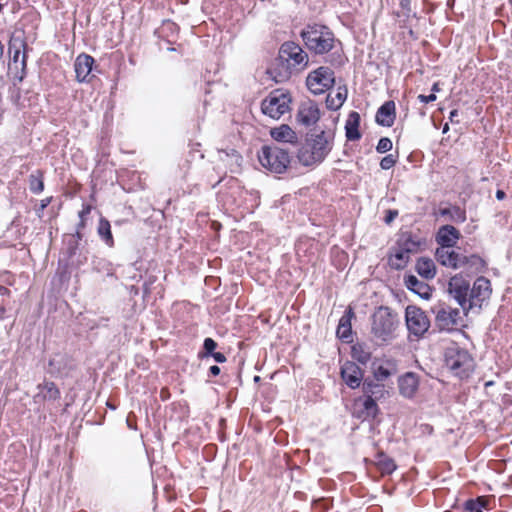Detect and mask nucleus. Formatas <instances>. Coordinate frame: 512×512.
<instances>
[{"instance_id": "obj_19", "label": "nucleus", "mask_w": 512, "mask_h": 512, "mask_svg": "<svg viewBox=\"0 0 512 512\" xmlns=\"http://www.w3.org/2000/svg\"><path fill=\"white\" fill-rule=\"evenodd\" d=\"M460 237L459 231L451 225L442 226L436 236L439 248H453Z\"/></svg>"}, {"instance_id": "obj_50", "label": "nucleus", "mask_w": 512, "mask_h": 512, "mask_svg": "<svg viewBox=\"0 0 512 512\" xmlns=\"http://www.w3.org/2000/svg\"><path fill=\"white\" fill-rule=\"evenodd\" d=\"M458 117V110L454 109L450 112V116H449V119L451 122H458V120L456 119Z\"/></svg>"}, {"instance_id": "obj_29", "label": "nucleus", "mask_w": 512, "mask_h": 512, "mask_svg": "<svg viewBox=\"0 0 512 512\" xmlns=\"http://www.w3.org/2000/svg\"><path fill=\"white\" fill-rule=\"evenodd\" d=\"M351 353L352 358L363 365H366L371 360V352L363 344H355L352 347Z\"/></svg>"}, {"instance_id": "obj_46", "label": "nucleus", "mask_w": 512, "mask_h": 512, "mask_svg": "<svg viewBox=\"0 0 512 512\" xmlns=\"http://www.w3.org/2000/svg\"><path fill=\"white\" fill-rule=\"evenodd\" d=\"M211 356L218 363H223V362L226 361L225 355L223 353H221V352H214Z\"/></svg>"}, {"instance_id": "obj_39", "label": "nucleus", "mask_w": 512, "mask_h": 512, "mask_svg": "<svg viewBox=\"0 0 512 512\" xmlns=\"http://www.w3.org/2000/svg\"><path fill=\"white\" fill-rule=\"evenodd\" d=\"M392 141L387 137H382L376 146L378 153H386L392 149Z\"/></svg>"}, {"instance_id": "obj_1", "label": "nucleus", "mask_w": 512, "mask_h": 512, "mask_svg": "<svg viewBox=\"0 0 512 512\" xmlns=\"http://www.w3.org/2000/svg\"><path fill=\"white\" fill-rule=\"evenodd\" d=\"M278 67H271L268 73L277 83L287 81L293 70H300L307 66L308 55L295 42L288 41L281 45L277 58Z\"/></svg>"}, {"instance_id": "obj_13", "label": "nucleus", "mask_w": 512, "mask_h": 512, "mask_svg": "<svg viewBox=\"0 0 512 512\" xmlns=\"http://www.w3.org/2000/svg\"><path fill=\"white\" fill-rule=\"evenodd\" d=\"M448 290L450 295L457 301L459 306L463 309L464 313L467 314L469 311V283L462 277L454 276L448 283Z\"/></svg>"}, {"instance_id": "obj_6", "label": "nucleus", "mask_w": 512, "mask_h": 512, "mask_svg": "<svg viewBox=\"0 0 512 512\" xmlns=\"http://www.w3.org/2000/svg\"><path fill=\"white\" fill-rule=\"evenodd\" d=\"M261 165L270 172L281 174L286 171L290 156L287 151L277 146L263 147L259 155Z\"/></svg>"}, {"instance_id": "obj_11", "label": "nucleus", "mask_w": 512, "mask_h": 512, "mask_svg": "<svg viewBox=\"0 0 512 512\" xmlns=\"http://www.w3.org/2000/svg\"><path fill=\"white\" fill-rule=\"evenodd\" d=\"M363 390L367 397L357 402V405L362 406L359 417L363 419L375 418L378 413V406L372 396L383 392V386L372 382H364Z\"/></svg>"}, {"instance_id": "obj_27", "label": "nucleus", "mask_w": 512, "mask_h": 512, "mask_svg": "<svg viewBox=\"0 0 512 512\" xmlns=\"http://www.w3.org/2000/svg\"><path fill=\"white\" fill-rule=\"evenodd\" d=\"M416 271L421 277L425 279H432L436 275L435 264L430 258L422 257L418 259L416 263Z\"/></svg>"}, {"instance_id": "obj_44", "label": "nucleus", "mask_w": 512, "mask_h": 512, "mask_svg": "<svg viewBox=\"0 0 512 512\" xmlns=\"http://www.w3.org/2000/svg\"><path fill=\"white\" fill-rule=\"evenodd\" d=\"M398 215V211L396 210H388L387 215L385 216V222L390 224Z\"/></svg>"}, {"instance_id": "obj_2", "label": "nucleus", "mask_w": 512, "mask_h": 512, "mask_svg": "<svg viewBox=\"0 0 512 512\" xmlns=\"http://www.w3.org/2000/svg\"><path fill=\"white\" fill-rule=\"evenodd\" d=\"M400 320L398 314L387 306L375 309L370 317V334L378 345L391 342L396 337Z\"/></svg>"}, {"instance_id": "obj_47", "label": "nucleus", "mask_w": 512, "mask_h": 512, "mask_svg": "<svg viewBox=\"0 0 512 512\" xmlns=\"http://www.w3.org/2000/svg\"><path fill=\"white\" fill-rule=\"evenodd\" d=\"M91 211V207L89 205L84 206L83 209L79 212V217L81 220L84 219L86 215H88Z\"/></svg>"}, {"instance_id": "obj_23", "label": "nucleus", "mask_w": 512, "mask_h": 512, "mask_svg": "<svg viewBox=\"0 0 512 512\" xmlns=\"http://www.w3.org/2000/svg\"><path fill=\"white\" fill-rule=\"evenodd\" d=\"M354 316L353 310L349 308L345 311L344 315L340 318L339 324L337 327V336L346 341L350 342L352 340V326L351 319Z\"/></svg>"}, {"instance_id": "obj_42", "label": "nucleus", "mask_w": 512, "mask_h": 512, "mask_svg": "<svg viewBox=\"0 0 512 512\" xmlns=\"http://www.w3.org/2000/svg\"><path fill=\"white\" fill-rule=\"evenodd\" d=\"M52 197L44 198L40 201L39 207L36 209L38 217H42L44 209L51 203Z\"/></svg>"}, {"instance_id": "obj_40", "label": "nucleus", "mask_w": 512, "mask_h": 512, "mask_svg": "<svg viewBox=\"0 0 512 512\" xmlns=\"http://www.w3.org/2000/svg\"><path fill=\"white\" fill-rule=\"evenodd\" d=\"M217 347V343L212 338H206L203 343L204 353L202 355L203 357L211 356L215 351Z\"/></svg>"}, {"instance_id": "obj_38", "label": "nucleus", "mask_w": 512, "mask_h": 512, "mask_svg": "<svg viewBox=\"0 0 512 512\" xmlns=\"http://www.w3.org/2000/svg\"><path fill=\"white\" fill-rule=\"evenodd\" d=\"M397 244L398 247L404 249L409 255L418 249V242L414 241L410 236H402Z\"/></svg>"}, {"instance_id": "obj_37", "label": "nucleus", "mask_w": 512, "mask_h": 512, "mask_svg": "<svg viewBox=\"0 0 512 512\" xmlns=\"http://www.w3.org/2000/svg\"><path fill=\"white\" fill-rule=\"evenodd\" d=\"M486 506V500L483 497L476 499H470L465 502L464 508L467 512H483V508Z\"/></svg>"}, {"instance_id": "obj_17", "label": "nucleus", "mask_w": 512, "mask_h": 512, "mask_svg": "<svg viewBox=\"0 0 512 512\" xmlns=\"http://www.w3.org/2000/svg\"><path fill=\"white\" fill-rule=\"evenodd\" d=\"M400 394L408 399L413 398L419 388V377L413 372H407L398 379Z\"/></svg>"}, {"instance_id": "obj_15", "label": "nucleus", "mask_w": 512, "mask_h": 512, "mask_svg": "<svg viewBox=\"0 0 512 512\" xmlns=\"http://www.w3.org/2000/svg\"><path fill=\"white\" fill-rule=\"evenodd\" d=\"M320 118L318 105L311 100L304 101L300 104L297 112V122L309 127L314 125Z\"/></svg>"}, {"instance_id": "obj_25", "label": "nucleus", "mask_w": 512, "mask_h": 512, "mask_svg": "<svg viewBox=\"0 0 512 512\" xmlns=\"http://www.w3.org/2000/svg\"><path fill=\"white\" fill-rule=\"evenodd\" d=\"M271 137L277 142L295 143L297 142L296 133L285 124L280 125L271 129Z\"/></svg>"}, {"instance_id": "obj_35", "label": "nucleus", "mask_w": 512, "mask_h": 512, "mask_svg": "<svg viewBox=\"0 0 512 512\" xmlns=\"http://www.w3.org/2000/svg\"><path fill=\"white\" fill-rule=\"evenodd\" d=\"M410 255L400 247L397 248L394 255L390 258V264L396 269L403 268L409 261Z\"/></svg>"}, {"instance_id": "obj_49", "label": "nucleus", "mask_w": 512, "mask_h": 512, "mask_svg": "<svg viewBox=\"0 0 512 512\" xmlns=\"http://www.w3.org/2000/svg\"><path fill=\"white\" fill-rule=\"evenodd\" d=\"M209 372L213 376H217L220 373V368L217 365H213L209 368Z\"/></svg>"}, {"instance_id": "obj_10", "label": "nucleus", "mask_w": 512, "mask_h": 512, "mask_svg": "<svg viewBox=\"0 0 512 512\" xmlns=\"http://www.w3.org/2000/svg\"><path fill=\"white\" fill-rule=\"evenodd\" d=\"M405 320L408 331L416 337H421L430 327V321L423 310L409 305L405 310Z\"/></svg>"}, {"instance_id": "obj_30", "label": "nucleus", "mask_w": 512, "mask_h": 512, "mask_svg": "<svg viewBox=\"0 0 512 512\" xmlns=\"http://www.w3.org/2000/svg\"><path fill=\"white\" fill-rule=\"evenodd\" d=\"M28 182L32 193L39 194L44 190L43 173L40 170L31 173Z\"/></svg>"}, {"instance_id": "obj_9", "label": "nucleus", "mask_w": 512, "mask_h": 512, "mask_svg": "<svg viewBox=\"0 0 512 512\" xmlns=\"http://www.w3.org/2000/svg\"><path fill=\"white\" fill-rule=\"evenodd\" d=\"M334 82V72L329 67L317 68L310 72L306 79L308 89L315 95L322 94L329 90Z\"/></svg>"}, {"instance_id": "obj_21", "label": "nucleus", "mask_w": 512, "mask_h": 512, "mask_svg": "<svg viewBox=\"0 0 512 512\" xmlns=\"http://www.w3.org/2000/svg\"><path fill=\"white\" fill-rule=\"evenodd\" d=\"M395 119V103L393 101L385 102L376 113V122L382 126L390 127Z\"/></svg>"}, {"instance_id": "obj_20", "label": "nucleus", "mask_w": 512, "mask_h": 512, "mask_svg": "<svg viewBox=\"0 0 512 512\" xmlns=\"http://www.w3.org/2000/svg\"><path fill=\"white\" fill-rule=\"evenodd\" d=\"M404 283L408 290L419 295L421 298L429 299L431 297V287L427 283L419 280L415 275L405 276Z\"/></svg>"}, {"instance_id": "obj_51", "label": "nucleus", "mask_w": 512, "mask_h": 512, "mask_svg": "<svg viewBox=\"0 0 512 512\" xmlns=\"http://www.w3.org/2000/svg\"><path fill=\"white\" fill-rule=\"evenodd\" d=\"M496 198L498 200H503L505 198V192L502 190H497L496 192Z\"/></svg>"}, {"instance_id": "obj_53", "label": "nucleus", "mask_w": 512, "mask_h": 512, "mask_svg": "<svg viewBox=\"0 0 512 512\" xmlns=\"http://www.w3.org/2000/svg\"><path fill=\"white\" fill-rule=\"evenodd\" d=\"M4 55V45L0 41V60L3 58Z\"/></svg>"}, {"instance_id": "obj_48", "label": "nucleus", "mask_w": 512, "mask_h": 512, "mask_svg": "<svg viewBox=\"0 0 512 512\" xmlns=\"http://www.w3.org/2000/svg\"><path fill=\"white\" fill-rule=\"evenodd\" d=\"M399 4L402 9L406 10L407 12H410V0H399Z\"/></svg>"}, {"instance_id": "obj_43", "label": "nucleus", "mask_w": 512, "mask_h": 512, "mask_svg": "<svg viewBox=\"0 0 512 512\" xmlns=\"http://www.w3.org/2000/svg\"><path fill=\"white\" fill-rule=\"evenodd\" d=\"M418 100L422 103H430V102H433L436 100V95L434 93L430 94V95H422L420 94L418 96Z\"/></svg>"}, {"instance_id": "obj_54", "label": "nucleus", "mask_w": 512, "mask_h": 512, "mask_svg": "<svg viewBox=\"0 0 512 512\" xmlns=\"http://www.w3.org/2000/svg\"><path fill=\"white\" fill-rule=\"evenodd\" d=\"M432 91H434V92L439 91L438 83H435V84L432 86Z\"/></svg>"}, {"instance_id": "obj_31", "label": "nucleus", "mask_w": 512, "mask_h": 512, "mask_svg": "<svg viewBox=\"0 0 512 512\" xmlns=\"http://www.w3.org/2000/svg\"><path fill=\"white\" fill-rule=\"evenodd\" d=\"M395 369L392 364H380L378 366L373 364V374L377 381H385L392 374H394Z\"/></svg>"}, {"instance_id": "obj_5", "label": "nucleus", "mask_w": 512, "mask_h": 512, "mask_svg": "<svg viewBox=\"0 0 512 512\" xmlns=\"http://www.w3.org/2000/svg\"><path fill=\"white\" fill-rule=\"evenodd\" d=\"M301 36L307 48L316 54L329 52L335 42L333 33L324 25H308L302 30Z\"/></svg>"}, {"instance_id": "obj_41", "label": "nucleus", "mask_w": 512, "mask_h": 512, "mask_svg": "<svg viewBox=\"0 0 512 512\" xmlns=\"http://www.w3.org/2000/svg\"><path fill=\"white\" fill-rule=\"evenodd\" d=\"M395 163H396V159L394 158V156L392 154H389L382 158V160L380 162V167L383 170H388V169L392 168L395 165Z\"/></svg>"}, {"instance_id": "obj_45", "label": "nucleus", "mask_w": 512, "mask_h": 512, "mask_svg": "<svg viewBox=\"0 0 512 512\" xmlns=\"http://www.w3.org/2000/svg\"><path fill=\"white\" fill-rule=\"evenodd\" d=\"M225 154V156L227 157H231L232 160L236 163V164H239V161L241 160V156L237 154V152L235 150H231V153H227V152H223Z\"/></svg>"}, {"instance_id": "obj_4", "label": "nucleus", "mask_w": 512, "mask_h": 512, "mask_svg": "<svg viewBox=\"0 0 512 512\" xmlns=\"http://www.w3.org/2000/svg\"><path fill=\"white\" fill-rule=\"evenodd\" d=\"M445 367L459 379L468 378L475 367V362L470 353L457 345L450 344L444 353Z\"/></svg>"}, {"instance_id": "obj_55", "label": "nucleus", "mask_w": 512, "mask_h": 512, "mask_svg": "<svg viewBox=\"0 0 512 512\" xmlns=\"http://www.w3.org/2000/svg\"><path fill=\"white\" fill-rule=\"evenodd\" d=\"M447 130H448V125L446 124V125L444 126L443 131H444V132H446Z\"/></svg>"}, {"instance_id": "obj_36", "label": "nucleus", "mask_w": 512, "mask_h": 512, "mask_svg": "<svg viewBox=\"0 0 512 512\" xmlns=\"http://www.w3.org/2000/svg\"><path fill=\"white\" fill-rule=\"evenodd\" d=\"M440 214L442 216L449 217L450 220L455 221V222H464L466 220L465 212L456 206L441 209Z\"/></svg>"}, {"instance_id": "obj_7", "label": "nucleus", "mask_w": 512, "mask_h": 512, "mask_svg": "<svg viewBox=\"0 0 512 512\" xmlns=\"http://www.w3.org/2000/svg\"><path fill=\"white\" fill-rule=\"evenodd\" d=\"M291 98L282 90H274L262 101V112L272 119H279L289 111Z\"/></svg>"}, {"instance_id": "obj_18", "label": "nucleus", "mask_w": 512, "mask_h": 512, "mask_svg": "<svg viewBox=\"0 0 512 512\" xmlns=\"http://www.w3.org/2000/svg\"><path fill=\"white\" fill-rule=\"evenodd\" d=\"M95 60L88 54H80L74 64L76 78L79 82L89 81Z\"/></svg>"}, {"instance_id": "obj_14", "label": "nucleus", "mask_w": 512, "mask_h": 512, "mask_svg": "<svg viewBox=\"0 0 512 512\" xmlns=\"http://www.w3.org/2000/svg\"><path fill=\"white\" fill-rule=\"evenodd\" d=\"M492 293L491 283L485 277H479L475 280L473 287L470 289L469 293V310L473 307L480 308L482 303L489 299Z\"/></svg>"}, {"instance_id": "obj_12", "label": "nucleus", "mask_w": 512, "mask_h": 512, "mask_svg": "<svg viewBox=\"0 0 512 512\" xmlns=\"http://www.w3.org/2000/svg\"><path fill=\"white\" fill-rule=\"evenodd\" d=\"M435 314L436 325L440 330L449 331L461 324V314L457 308L440 304L436 307Z\"/></svg>"}, {"instance_id": "obj_16", "label": "nucleus", "mask_w": 512, "mask_h": 512, "mask_svg": "<svg viewBox=\"0 0 512 512\" xmlns=\"http://www.w3.org/2000/svg\"><path fill=\"white\" fill-rule=\"evenodd\" d=\"M341 377L348 387L355 389L363 380V372L356 363L346 361L341 367Z\"/></svg>"}, {"instance_id": "obj_28", "label": "nucleus", "mask_w": 512, "mask_h": 512, "mask_svg": "<svg viewBox=\"0 0 512 512\" xmlns=\"http://www.w3.org/2000/svg\"><path fill=\"white\" fill-rule=\"evenodd\" d=\"M38 393L36 399L41 400H55L59 397L60 392L53 382H44L37 386Z\"/></svg>"}, {"instance_id": "obj_32", "label": "nucleus", "mask_w": 512, "mask_h": 512, "mask_svg": "<svg viewBox=\"0 0 512 512\" xmlns=\"http://www.w3.org/2000/svg\"><path fill=\"white\" fill-rule=\"evenodd\" d=\"M98 234L108 246H113L114 240L111 233V226L108 220L101 218L98 224Z\"/></svg>"}, {"instance_id": "obj_24", "label": "nucleus", "mask_w": 512, "mask_h": 512, "mask_svg": "<svg viewBox=\"0 0 512 512\" xmlns=\"http://www.w3.org/2000/svg\"><path fill=\"white\" fill-rule=\"evenodd\" d=\"M360 125V115L358 112L352 111L348 115L345 124V132L346 138L349 141H356L361 138V133L359 132Z\"/></svg>"}, {"instance_id": "obj_52", "label": "nucleus", "mask_w": 512, "mask_h": 512, "mask_svg": "<svg viewBox=\"0 0 512 512\" xmlns=\"http://www.w3.org/2000/svg\"><path fill=\"white\" fill-rule=\"evenodd\" d=\"M8 293H9L8 288H6L4 286H0V295H6Z\"/></svg>"}, {"instance_id": "obj_22", "label": "nucleus", "mask_w": 512, "mask_h": 512, "mask_svg": "<svg viewBox=\"0 0 512 512\" xmlns=\"http://www.w3.org/2000/svg\"><path fill=\"white\" fill-rule=\"evenodd\" d=\"M12 55V61L14 65L15 72L13 73V80L14 84L16 82L20 83L23 81V79L26 76V66H27V56L25 51H23V54L21 56V60L19 61L21 51H16L10 53ZM10 70L12 71L13 68L10 67Z\"/></svg>"}, {"instance_id": "obj_34", "label": "nucleus", "mask_w": 512, "mask_h": 512, "mask_svg": "<svg viewBox=\"0 0 512 512\" xmlns=\"http://www.w3.org/2000/svg\"><path fill=\"white\" fill-rule=\"evenodd\" d=\"M376 465L382 474H391L396 469L394 460L384 454L377 456Z\"/></svg>"}, {"instance_id": "obj_26", "label": "nucleus", "mask_w": 512, "mask_h": 512, "mask_svg": "<svg viewBox=\"0 0 512 512\" xmlns=\"http://www.w3.org/2000/svg\"><path fill=\"white\" fill-rule=\"evenodd\" d=\"M348 90L345 85L338 86L335 95L328 94L326 98L327 108L331 110L339 109L347 99Z\"/></svg>"}, {"instance_id": "obj_3", "label": "nucleus", "mask_w": 512, "mask_h": 512, "mask_svg": "<svg viewBox=\"0 0 512 512\" xmlns=\"http://www.w3.org/2000/svg\"><path fill=\"white\" fill-rule=\"evenodd\" d=\"M333 145V135L329 132L308 134L305 143L298 151L297 158L304 166L321 163L330 153Z\"/></svg>"}, {"instance_id": "obj_33", "label": "nucleus", "mask_w": 512, "mask_h": 512, "mask_svg": "<svg viewBox=\"0 0 512 512\" xmlns=\"http://www.w3.org/2000/svg\"><path fill=\"white\" fill-rule=\"evenodd\" d=\"M26 48V41L24 39L23 32H15L11 35L9 44H8V50L9 53L16 52V51H22Z\"/></svg>"}, {"instance_id": "obj_8", "label": "nucleus", "mask_w": 512, "mask_h": 512, "mask_svg": "<svg viewBox=\"0 0 512 512\" xmlns=\"http://www.w3.org/2000/svg\"><path fill=\"white\" fill-rule=\"evenodd\" d=\"M435 256L441 265L453 269L474 266L480 261L477 255L466 256L452 248H437Z\"/></svg>"}]
</instances>
